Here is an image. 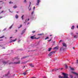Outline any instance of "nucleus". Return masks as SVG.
<instances>
[{
  "label": "nucleus",
  "instance_id": "f257e3e1",
  "mask_svg": "<svg viewBox=\"0 0 78 78\" xmlns=\"http://www.w3.org/2000/svg\"><path fill=\"white\" fill-rule=\"evenodd\" d=\"M63 75H64V77H62L61 76H59L58 77L59 78H69L68 77V74L65 73H62Z\"/></svg>",
  "mask_w": 78,
  "mask_h": 78
},
{
  "label": "nucleus",
  "instance_id": "f03ea898",
  "mask_svg": "<svg viewBox=\"0 0 78 78\" xmlns=\"http://www.w3.org/2000/svg\"><path fill=\"white\" fill-rule=\"evenodd\" d=\"M20 64V61L13 62H10L9 63V65L10 64Z\"/></svg>",
  "mask_w": 78,
  "mask_h": 78
},
{
  "label": "nucleus",
  "instance_id": "7ed1b4c3",
  "mask_svg": "<svg viewBox=\"0 0 78 78\" xmlns=\"http://www.w3.org/2000/svg\"><path fill=\"white\" fill-rule=\"evenodd\" d=\"M34 36H31L30 37V38L32 39H39L40 38V37H38L37 38H36V37H34Z\"/></svg>",
  "mask_w": 78,
  "mask_h": 78
},
{
  "label": "nucleus",
  "instance_id": "20e7f679",
  "mask_svg": "<svg viewBox=\"0 0 78 78\" xmlns=\"http://www.w3.org/2000/svg\"><path fill=\"white\" fill-rule=\"evenodd\" d=\"M65 49H66V48H64V46H62V47L60 49V51H64V50H65Z\"/></svg>",
  "mask_w": 78,
  "mask_h": 78
},
{
  "label": "nucleus",
  "instance_id": "39448f33",
  "mask_svg": "<svg viewBox=\"0 0 78 78\" xmlns=\"http://www.w3.org/2000/svg\"><path fill=\"white\" fill-rule=\"evenodd\" d=\"M63 47L65 48H66V47H67V46H66V43H63Z\"/></svg>",
  "mask_w": 78,
  "mask_h": 78
},
{
  "label": "nucleus",
  "instance_id": "423d86ee",
  "mask_svg": "<svg viewBox=\"0 0 78 78\" xmlns=\"http://www.w3.org/2000/svg\"><path fill=\"white\" fill-rule=\"evenodd\" d=\"M20 59V58H19V57H15L14 58H13V61H14V60H15V59Z\"/></svg>",
  "mask_w": 78,
  "mask_h": 78
},
{
  "label": "nucleus",
  "instance_id": "0eeeda50",
  "mask_svg": "<svg viewBox=\"0 0 78 78\" xmlns=\"http://www.w3.org/2000/svg\"><path fill=\"white\" fill-rule=\"evenodd\" d=\"M58 48H59V47L57 46L54 48V50H58Z\"/></svg>",
  "mask_w": 78,
  "mask_h": 78
},
{
  "label": "nucleus",
  "instance_id": "6e6552de",
  "mask_svg": "<svg viewBox=\"0 0 78 78\" xmlns=\"http://www.w3.org/2000/svg\"><path fill=\"white\" fill-rule=\"evenodd\" d=\"M71 73H73V74H74L75 75H76V76H78V73H75L73 72H71Z\"/></svg>",
  "mask_w": 78,
  "mask_h": 78
},
{
  "label": "nucleus",
  "instance_id": "1a4fd4ad",
  "mask_svg": "<svg viewBox=\"0 0 78 78\" xmlns=\"http://www.w3.org/2000/svg\"><path fill=\"white\" fill-rule=\"evenodd\" d=\"M41 2L40 0H37V3L36 4V5L37 6L39 5V2Z\"/></svg>",
  "mask_w": 78,
  "mask_h": 78
},
{
  "label": "nucleus",
  "instance_id": "9d476101",
  "mask_svg": "<svg viewBox=\"0 0 78 78\" xmlns=\"http://www.w3.org/2000/svg\"><path fill=\"white\" fill-rule=\"evenodd\" d=\"M2 63L3 64H7L8 63L7 62H5V61H3Z\"/></svg>",
  "mask_w": 78,
  "mask_h": 78
},
{
  "label": "nucleus",
  "instance_id": "9b49d317",
  "mask_svg": "<svg viewBox=\"0 0 78 78\" xmlns=\"http://www.w3.org/2000/svg\"><path fill=\"white\" fill-rule=\"evenodd\" d=\"M25 31V29H24V30L22 31V33L21 34H23L24 33Z\"/></svg>",
  "mask_w": 78,
  "mask_h": 78
},
{
  "label": "nucleus",
  "instance_id": "f8f14e48",
  "mask_svg": "<svg viewBox=\"0 0 78 78\" xmlns=\"http://www.w3.org/2000/svg\"><path fill=\"white\" fill-rule=\"evenodd\" d=\"M29 65L30 67H34V66L33 65V64H30Z\"/></svg>",
  "mask_w": 78,
  "mask_h": 78
},
{
  "label": "nucleus",
  "instance_id": "ddd939ff",
  "mask_svg": "<svg viewBox=\"0 0 78 78\" xmlns=\"http://www.w3.org/2000/svg\"><path fill=\"white\" fill-rule=\"evenodd\" d=\"M17 40V38H16L15 40H14L13 41H10L9 42L10 43H11L12 42H14V41H16Z\"/></svg>",
  "mask_w": 78,
  "mask_h": 78
},
{
  "label": "nucleus",
  "instance_id": "4468645a",
  "mask_svg": "<svg viewBox=\"0 0 78 78\" xmlns=\"http://www.w3.org/2000/svg\"><path fill=\"white\" fill-rule=\"evenodd\" d=\"M69 75L70 77L71 78H73V76L72 75V74H69Z\"/></svg>",
  "mask_w": 78,
  "mask_h": 78
},
{
  "label": "nucleus",
  "instance_id": "2eb2a0df",
  "mask_svg": "<svg viewBox=\"0 0 78 78\" xmlns=\"http://www.w3.org/2000/svg\"><path fill=\"white\" fill-rule=\"evenodd\" d=\"M69 68L71 69V70H74V69H73V68H72L71 67V66H69Z\"/></svg>",
  "mask_w": 78,
  "mask_h": 78
},
{
  "label": "nucleus",
  "instance_id": "dca6fc26",
  "mask_svg": "<svg viewBox=\"0 0 78 78\" xmlns=\"http://www.w3.org/2000/svg\"><path fill=\"white\" fill-rule=\"evenodd\" d=\"M52 54L51 53V52L49 54H48V56H51V55H52Z\"/></svg>",
  "mask_w": 78,
  "mask_h": 78
},
{
  "label": "nucleus",
  "instance_id": "f3484780",
  "mask_svg": "<svg viewBox=\"0 0 78 78\" xmlns=\"http://www.w3.org/2000/svg\"><path fill=\"white\" fill-rule=\"evenodd\" d=\"M74 28L75 27L74 26H73L71 27V30H73Z\"/></svg>",
  "mask_w": 78,
  "mask_h": 78
},
{
  "label": "nucleus",
  "instance_id": "a211bd4d",
  "mask_svg": "<svg viewBox=\"0 0 78 78\" xmlns=\"http://www.w3.org/2000/svg\"><path fill=\"white\" fill-rule=\"evenodd\" d=\"M59 69H53L52 70V71L53 72V70H54V71H56V70H59Z\"/></svg>",
  "mask_w": 78,
  "mask_h": 78
},
{
  "label": "nucleus",
  "instance_id": "6ab92c4d",
  "mask_svg": "<svg viewBox=\"0 0 78 78\" xmlns=\"http://www.w3.org/2000/svg\"><path fill=\"white\" fill-rule=\"evenodd\" d=\"M27 57H28V56L24 57H23L22 58H21V59H23L26 58H27Z\"/></svg>",
  "mask_w": 78,
  "mask_h": 78
},
{
  "label": "nucleus",
  "instance_id": "aec40b11",
  "mask_svg": "<svg viewBox=\"0 0 78 78\" xmlns=\"http://www.w3.org/2000/svg\"><path fill=\"white\" fill-rule=\"evenodd\" d=\"M78 38V36L76 35H75L74 37V38Z\"/></svg>",
  "mask_w": 78,
  "mask_h": 78
},
{
  "label": "nucleus",
  "instance_id": "412c9836",
  "mask_svg": "<svg viewBox=\"0 0 78 78\" xmlns=\"http://www.w3.org/2000/svg\"><path fill=\"white\" fill-rule=\"evenodd\" d=\"M51 52V53L53 55V54H54V53H55V51H52Z\"/></svg>",
  "mask_w": 78,
  "mask_h": 78
},
{
  "label": "nucleus",
  "instance_id": "4be33fe9",
  "mask_svg": "<svg viewBox=\"0 0 78 78\" xmlns=\"http://www.w3.org/2000/svg\"><path fill=\"white\" fill-rule=\"evenodd\" d=\"M51 48H49L48 49V51H51Z\"/></svg>",
  "mask_w": 78,
  "mask_h": 78
},
{
  "label": "nucleus",
  "instance_id": "5701e85b",
  "mask_svg": "<svg viewBox=\"0 0 78 78\" xmlns=\"http://www.w3.org/2000/svg\"><path fill=\"white\" fill-rule=\"evenodd\" d=\"M23 74L24 75H27V73H26V72H24L23 73Z\"/></svg>",
  "mask_w": 78,
  "mask_h": 78
},
{
  "label": "nucleus",
  "instance_id": "b1692460",
  "mask_svg": "<svg viewBox=\"0 0 78 78\" xmlns=\"http://www.w3.org/2000/svg\"><path fill=\"white\" fill-rule=\"evenodd\" d=\"M65 67H66V69H67V68L68 67L67 65L66 64H65Z\"/></svg>",
  "mask_w": 78,
  "mask_h": 78
},
{
  "label": "nucleus",
  "instance_id": "393cba45",
  "mask_svg": "<svg viewBox=\"0 0 78 78\" xmlns=\"http://www.w3.org/2000/svg\"><path fill=\"white\" fill-rule=\"evenodd\" d=\"M15 17L16 19H18V16H17V15H16L15 16Z\"/></svg>",
  "mask_w": 78,
  "mask_h": 78
},
{
  "label": "nucleus",
  "instance_id": "a878e982",
  "mask_svg": "<svg viewBox=\"0 0 78 78\" xmlns=\"http://www.w3.org/2000/svg\"><path fill=\"white\" fill-rule=\"evenodd\" d=\"M13 8H17V6L16 5H14L13 6Z\"/></svg>",
  "mask_w": 78,
  "mask_h": 78
},
{
  "label": "nucleus",
  "instance_id": "bb28decb",
  "mask_svg": "<svg viewBox=\"0 0 78 78\" xmlns=\"http://www.w3.org/2000/svg\"><path fill=\"white\" fill-rule=\"evenodd\" d=\"M9 73V71L8 72V73L7 74L5 75V76H8V74Z\"/></svg>",
  "mask_w": 78,
  "mask_h": 78
},
{
  "label": "nucleus",
  "instance_id": "cd10ccee",
  "mask_svg": "<svg viewBox=\"0 0 78 78\" xmlns=\"http://www.w3.org/2000/svg\"><path fill=\"white\" fill-rule=\"evenodd\" d=\"M43 34H38V36H41V35H42Z\"/></svg>",
  "mask_w": 78,
  "mask_h": 78
},
{
  "label": "nucleus",
  "instance_id": "c85d7f7f",
  "mask_svg": "<svg viewBox=\"0 0 78 78\" xmlns=\"http://www.w3.org/2000/svg\"><path fill=\"white\" fill-rule=\"evenodd\" d=\"M22 25H20V27H18V29H19L20 28H21L22 27Z\"/></svg>",
  "mask_w": 78,
  "mask_h": 78
},
{
  "label": "nucleus",
  "instance_id": "c756f323",
  "mask_svg": "<svg viewBox=\"0 0 78 78\" xmlns=\"http://www.w3.org/2000/svg\"><path fill=\"white\" fill-rule=\"evenodd\" d=\"M5 37V36H2V37H0V39H2V38H3V37Z\"/></svg>",
  "mask_w": 78,
  "mask_h": 78
},
{
  "label": "nucleus",
  "instance_id": "7c9ffc66",
  "mask_svg": "<svg viewBox=\"0 0 78 78\" xmlns=\"http://www.w3.org/2000/svg\"><path fill=\"white\" fill-rule=\"evenodd\" d=\"M12 25L11 26V27H10L9 29H11V28H12Z\"/></svg>",
  "mask_w": 78,
  "mask_h": 78
},
{
  "label": "nucleus",
  "instance_id": "2f4dec72",
  "mask_svg": "<svg viewBox=\"0 0 78 78\" xmlns=\"http://www.w3.org/2000/svg\"><path fill=\"white\" fill-rule=\"evenodd\" d=\"M23 16H21V18L22 20H23Z\"/></svg>",
  "mask_w": 78,
  "mask_h": 78
},
{
  "label": "nucleus",
  "instance_id": "473e14b6",
  "mask_svg": "<svg viewBox=\"0 0 78 78\" xmlns=\"http://www.w3.org/2000/svg\"><path fill=\"white\" fill-rule=\"evenodd\" d=\"M48 38H49L48 37H46V38L45 39V40H46V39H48Z\"/></svg>",
  "mask_w": 78,
  "mask_h": 78
},
{
  "label": "nucleus",
  "instance_id": "72a5a7b5",
  "mask_svg": "<svg viewBox=\"0 0 78 78\" xmlns=\"http://www.w3.org/2000/svg\"><path fill=\"white\" fill-rule=\"evenodd\" d=\"M35 32H36L35 31H32L33 33H35Z\"/></svg>",
  "mask_w": 78,
  "mask_h": 78
},
{
  "label": "nucleus",
  "instance_id": "f704fd0d",
  "mask_svg": "<svg viewBox=\"0 0 78 78\" xmlns=\"http://www.w3.org/2000/svg\"><path fill=\"white\" fill-rule=\"evenodd\" d=\"M6 30V29L5 28V29L3 30V31H5V30Z\"/></svg>",
  "mask_w": 78,
  "mask_h": 78
},
{
  "label": "nucleus",
  "instance_id": "c9c22d12",
  "mask_svg": "<svg viewBox=\"0 0 78 78\" xmlns=\"http://www.w3.org/2000/svg\"><path fill=\"white\" fill-rule=\"evenodd\" d=\"M33 13H34V11L32 12L31 13V14H33Z\"/></svg>",
  "mask_w": 78,
  "mask_h": 78
},
{
  "label": "nucleus",
  "instance_id": "e433bc0d",
  "mask_svg": "<svg viewBox=\"0 0 78 78\" xmlns=\"http://www.w3.org/2000/svg\"><path fill=\"white\" fill-rule=\"evenodd\" d=\"M51 41V40H48V42H50V41Z\"/></svg>",
  "mask_w": 78,
  "mask_h": 78
},
{
  "label": "nucleus",
  "instance_id": "4c0bfd02",
  "mask_svg": "<svg viewBox=\"0 0 78 78\" xmlns=\"http://www.w3.org/2000/svg\"><path fill=\"white\" fill-rule=\"evenodd\" d=\"M62 40L60 41H59V43H60V42H62Z\"/></svg>",
  "mask_w": 78,
  "mask_h": 78
},
{
  "label": "nucleus",
  "instance_id": "58836bf2",
  "mask_svg": "<svg viewBox=\"0 0 78 78\" xmlns=\"http://www.w3.org/2000/svg\"><path fill=\"white\" fill-rule=\"evenodd\" d=\"M4 11H2L1 12V13H3V12Z\"/></svg>",
  "mask_w": 78,
  "mask_h": 78
},
{
  "label": "nucleus",
  "instance_id": "ea45409f",
  "mask_svg": "<svg viewBox=\"0 0 78 78\" xmlns=\"http://www.w3.org/2000/svg\"><path fill=\"white\" fill-rule=\"evenodd\" d=\"M24 2H26V0H24Z\"/></svg>",
  "mask_w": 78,
  "mask_h": 78
},
{
  "label": "nucleus",
  "instance_id": "a19ab883",
  "mask_svg": "<svg viewBox=\"0 0 78 78\" xmlns=\"http://www.w3.org/2000/svg\"><path fill=\"white\" fill-rule=\"evenodd\" d=\"M2 48H3L4 49H5V47H2Z\"/></svg>",
  "mask_w": 78,
  "mask_h": 78
},
{
  "label": "nucleus",
  "instance_id": "79ce46f5",
  "mask_svg": "<svg viewBox=\"0 0 78 78\" xmlns=\"http://www.w3.org/2000/svg\"><path fill=\"white\" fill-rule=\"evenodd\" d=\"M31 2H30V5H29V6H30V5H31Z\"/></svg>",
  "mask_w": 78,
  "mask_h": 78
},
{
  "label": "nucleus",
  "instance_id": "37998d69",
  "mask_svg": "<svg viewBox=\"0 0 78 78\" xmlns=\"http://www.w3.org/2000/svg\"><path fill=\"white\" fill-rule=\"evenodd\" d=\"M15 31H16V33H17V30H16Z\"/></svg>",
  "mask_w": 78,
  "mask_h": 78
},
{
  "label": "nucleus",
  "instance_id": "c03bdc74",
  "mask_svg": "<svg viewBox=\"0 0 78 78\" xmlns=\"http://www.w3.org/2000/svg\"><path fill=\"white\" fill-rule=\"evenodd\" d=\"M77 63L78 64V60H77Z\"/></svg>",
  "mask_w": 78,
  "mask_h": 78
},
{
  "label": "nucleus",
  "instance_id": "a18cd8bd",
  "mask_svg": "<svg viewBox=\"0 0 78 78\" xmlns=\"http://www.w3.org/2000/svg\"><path fill=\"white\" fill-rule=\"evenodd\" d=\"M33 9H35V6L34 7Z\"/></svg>",
  "mask_w": 78,
  "mask_h": 78
},
{
  "label": "nucleus",
  "instance_id": "49530a36",
  "mask_svg": "<svg viewBox=\"0 0 78 78\" xmlns=\"http://www.w3.org/2000/svg\"><path fill=\"white\" fill-rule=\"evenodd\" d=\"M9 4H11V2H9Z\"/></svg>",
  "mask_w": 78,
  "mask_h": 78
},
{
  "label": "nucleus",
  "instance_id": "de8ad7c7",
  "mask_svg": "<svg viewBox=\"0 0 78 78\" xmlns=\"http://www.w3.org/2000/svg\"><path fill=\"white\" fill-rule=\"evenodd\" d=\"M76 27H77V28H78V25H77V26H76Z\"/></svg>",
  "mask_w": 78,
  "mask_h": 78
},
{
  "label": "nucleus",
  "instance_id": "09e8293b",
  "mask_svg": "<svg viewBox=\"0 0 78 78\" xmlns=\"http://www.w3.org/2000/svg\"><path fill=\"white\" fill-rule=\"evenodd\" d=\"M75 47H73V49H75Z\"/></svg>",
  "mask_w": 78,
  "mask_h": 78
},
{
  "label": "nucleus",
  "instance_id": "8fccbe9b",
  "mask_svg": "<svg viewBox=\"0 0 78 78\" xmlns=\"http://www.w3.org/2000/svg\"><path fill=\"white\" fill-rule=\"evenodd\" d=\"M2 7H0V9H2Z\"/></svg>",
  "mask_w": 78,
  "mask_h": 78
},
{
  "label": "nucleus",
  "instance_id": "3c124183",
  "mask_svg": "<svg viewBox=\"0 0 78 78\" xmlns=\"http://www.w3.org/2000/svg\"><path fill=\"white\" fill-rule=\"evenodd\" d=\"M1 18H2V16L0 17V19H1Z\"/></svg>",
  "mask_w": 78,
  "mask_h": 78
},
{
  "label": "nucleus",
  "instance_id": "603ef678",
  "mask_svg": "<svg viewBox=\"0 0 78 78\" xmlns=\"http://www.w3.org/2000/svg\"><path fill=\"white\" fill-rule=\"evenodd\" d=\"M30 20V19H28V21Z\"/></svg>",
  "mask_w": 78,
  "mask_h": 78
},
{
  "label": "nucleus",
  "instance_id": "864d4df0",
  "mask_svg": "<svg viewBox=\"0 0 78 78\" xmlns=\"http://www.w3.org/2000/svg\"><path fill=\"white\" fill-rule=\"evenodd\" d=\"M43 78H46V77H45L44 76L43 77Z\"/></svg>",
  "mask_w": 78,
  "mask_h": 78
},
{
  "label": "nucleus",
  "instance_id": "5fc2aeb1",
  "mask_svg": "<svg viewBox=\"0 0 78 78\" xmlns=\"http://www.w3.org/2000/svg\"><path fill=\"white\" fill-rule=\"evenodd\" d=\"M52 36V35H50V37L51 36Z\"/></svg>",
  "mask_w": 78,
  "mask_h": 78
},
{
  "label": "nucleus",
  "instance_id": "6e6d98bb",
  "mask_svg": "<svg viewBox=\"0 0 78 78\" xmlns=\"http://www.w3.org/2000/svg\"><path fill=\"white\" fill-rule=\"evenodd\" d=\"M61 70H62V69H63V68H61Z\"/></svg>",
  "mask_w": 78,
  "mask_h": 78
},
{
  "label": "nucleus",
  "instance_id": "4d7b16f0",
  "mask_svg": "<svg viewBox=\"0 0 78 78\" xmlns=\"http://www.w3.org/2000/svg\"><path fill=\"white\" fill-rule=\"evenodd\" d=\"M11 38H12V37H10V39H11Z\"/></svg>",
  "mask_w": 78,
  "mask_h": 78
},
{
  "label": "nucleus",
  "instance_id": "13d9d810",
  "mask_svg": "<svg viewBox=\"0 0 78 78\" xmlns=\"http://www.w3.org/2000/svg\"><path fill=\"white\" fill-rule=\"evenodd\" d=\"M30 23H27V25H28V24H29Z\"/></svg>",
  "mask_w": 78,
  "mask_h": 78
},
{
  "label": "nucleus",
  "instance_id": "bf43d9fd",
  "mask_svg": "<svg viewBox=\"0 0 78 78\" xmlns=\"http://www.w3.org/2000/svg\"><path fill=\"white\" fill-rule=\"evenodd\" d=\"M55 41L53 42V43H55Z\"/></svg>",
  "mask_w": 78,
  "mask_h": 78
},
{
  "label": "nucleus",
  "instance_id": "052dcab7",
  "mask_svg": "<svg viewBox=\"0 0 78 78\" xmlns=\"http://www.w3.org/2000/svg\"><path fill=\"white\" fill-rule=\"evenodd\" d=\"M16 12L17 13H18L19 12Z\"/></svg>",
  "mask_w": 78,
  "mask_h": 78
},
{
  "label": "nucleus",
  "instance_id": "680f3d73",
  "mask_svg": "<svg viewBox=\"0 0 78 78\" xmlns=\"http://www.w3.org/2000/svg\"><path fill=\"white\" fill-rule=\"evenodd\" d=\"M30 10H31V9H29V11H30Z\"/></svg>",
  "mask_w": 78,
  "mask_h": 78
},
{
  "label": "nucleus",
  "instance_id": "e2e57ef3",
  "mask_svg": "<svg viewBox=\"0 0 78 78\" xmlns=\"http://www.w3.org/2000/svg\"><path fill=\"white\" fill-rule=\"evenodd\" d=\"M26 22H27V20H26Z\"/></svg>",
  "mask_w": 78,
  "mask_h": 78
},
{
  "label": "nucleus",
  "instance_id": "0e129e2a",
  "mask_svg": "<svg viewBox=\"0 0 78 78\" xmlns=\"http://www.w3.org/2000/svg\"><path fill=\"white\" fill-rule=\"evenodd\" d=\"M3 41V40H0V41Z\"/></svg>",
  "mask_w": 78,
  "mask_h": 78
},
{
  "label": "nucleus",
  "instance_id": "69168bd1",
  "mask_svg": "<svg viewBox=\"0 0 78 78\" xmlns=\"http://www.w3.org/2000/svg\"><path fill=\"white\" fill-rule=\"evenodd\" d=\"M26 23V22H24V23Z\"/></svg>",
  "mask_w": 78,
  "mask_h": 78
},
{
  "label": "nucleus",
  "instance_id": "338daca9",
  "mask_svg": "<svg viewBox=\"0 0 78 78\" xmlns=\"http://www.w3.org/2000/svg\"><path fill=\"white\" fill-rule=\"evenodd\" d=\"M76 34H78V33H76Z\"/></svg>",
  "mask_w": 78,
  "mask_h": 78
},
{
  "label": "nucleus",
  "instance_id": "774afa93",
  "mask_svg": "<svg viewBox=\"0 0 78 78\" xmlns=\"http://www.w3.org/2000/svg\"><path fill=\"white\" fill-rule=\"evenodd\" d=\"M2 1H0V2H2Z\"/></svg>",
  "mask_w": 78,
  "mask_h": 78
}]
</instances>
